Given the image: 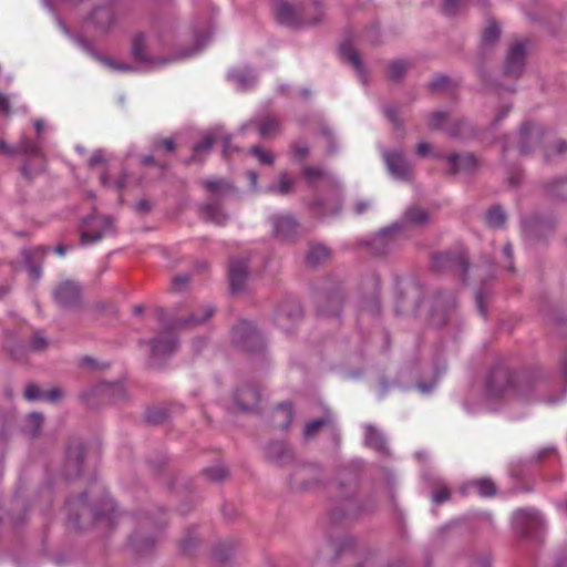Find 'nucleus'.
<instances>
[{
  "mask_svg": "<svg viewBox=\"0 0 567 567\" xmlns=\"http://www.w3.org/2000/svg\"><path fill=\"white\" fill-rule=\"evenodd\" d=\"M65 507L69 520L75 528H83L86 517L96 524L105 522L106 526L113 525L115 504L101 485L68 499Z\"/></svg>",
  "mask_w": 567,
  "mask_h": 567,
  "instance_id": "f257e3e1",
  "label": "nucleus"
},
{
  "mask_svg": "<svg viewBox=\"0 0 567 567\" xmlns=\"http://www.w3.org/2000/svg\"><path fill=\"white\" fill-rule=\"evenodd\" d=\"M161 47V40L155 37H147L144 33H137L132 39V55L141 64L148 69H155L165 65L174 58H159L155 53Z\"/></svg>",
  "mask_w": 567,
  "mask_h": 567,
  "instance_id": "f03ea898",
  "label": "nucleus"
},
{
  "mask_svg": "<svg viewBox=\"0 0 567 567\" xmlns=\"http://www.w3.org/2000/svg\"><path fill=\"white\" fill-rule=\"evenodd\" d=\"M432 267L439 272L455 271L460 275L462 280L478 279L482 277L481 275H468L470 266L463 247H455L434 254L432 257Z\"/></svg>",
  "mask_w": 567,
  "mask_h": 567,
  "instance_id": "7ed1b4c3",
  "label": "nucleus"
},
{
  "mask_svg": "<svg viewBox=\"0 0 567 567\" xmlns=\"http://www.w3.org/2000/svg\"><path fill=\"white\" fill-rule=\"evenodd\" d=\"M517 398V381L513 373L504 365L495 367L486 380L485 394L488 400H498L512 393Z\"/></svg>",
  "mask_w": 567,
  "mask_h": 567,
  "instance_id": "20e7f679",
  "label": "nucleus"
},
{
  "mask_svg": "<svg viewBox=\"0 0 567 567\" xmlns=\"http://www.w3.org/2000/svg\"><path fill=\"white\" fill-rule=\"evenodd\" d=\"M233 342L248 352H257L264 349V339L255 326L241 320L231 331Z\"/></svg>",
  "mask_w": 567,
  "mask_h": 567,
  "instance_id": "39448f33",
  "label": "nucleus"
},
{
  "mask_svg": "<svg viewBox=\"0 0 567 567\" xmlns=\"http://www.w3.org/2000/svg\"><path fill=\"white\" fill-rule=\"evenodd\" d=\"M113 231V219L109 216L93 214L87 217L81 231V244L92 245Z\"/></svg>",
  "mask_w": 567,
  "mask_h": 567,
  "instance_id": "423d86ee",
  "label": "nucleus"
},
{
  "mask_svg": "<svg viewBox=\"0 0 567 567\" xmlns=\"http://www.w3.org/2000/svg\"><path fill=\"white\" fill-rule=\"evenodd\" d=\"M431 130L443 128L447 135L455 138H465L472 135V130L467 122L460 118H451L445 112H433L429 120Z\"/></svg>",
  "mask_w": 567,
  "mask_h": 567,
  "instance_id": "0eeeda50",
  "label": "nucleus"
},
{
  "mask_svg": "<svg viewBox=\"0 0 567 567\" xmlns=\"http://www.w3.org/2000/svg\"><path fill=\"white\" fill-rule=\"evenodd\" d=\"M151 360L153 364L161 365L162 361L172 355L177 349V339L172 329L162 331L151 340Z\"/></svg>",
  "mask_w": 567,
  "mask_h": 567,
  "instance_id": "6e6552de",
  "label": "nucleus"
},
{
  "mask_svg": "<svg viewBox=\"0 0 567 567\" xmlns=\"http://www.w3.org/2000/svg\"><path fill=\"white\" fill-rule=\"evenodd\" d=\"M50 344L49 339L43 334L42 331H35L30 338L25 346L14 344L8 340L6 342V349L10 355L16 360L24 359L29 353H40L48 349Z\"/></svg>",
  "mask_w": 567,
  "mask_h": 567,
  "instance_id": "1a4fd4ad",
  "label": "nucleus"
},
{
  "mask_svg": "<svg viewBox=\"0 0 567 567\" xmlns=\"http://www.w3.org/2000/svg\"><path fill=\"white\" fill-rule=\"evenodd\" d=\"M320 468L316 465H298L289 477V485L295 491H308L320 480Z\"/></svg>",
  "mask_w": 567,
  "mask_h": 567,
  "instance_id": "9d476101",
  "label": "nucleus"
},
{
  "mask_svg": "<svg viewBox=\"0 0 567 567\" xmlns=\"http://www.w3.org/2000/svg\"><path fill=\"white\" fill-rule=\"evenodd\" d=\"M543 524L542 515L536 509H517L513 515L514 527L526 536L536 534Z\"/></svg>",
  "mask_w": 567,
  "mask_h": 567,
  "instance_id": "9b49d317",
  "label": "nucleus"
},
{
  "mask_svg": "<svg viewBox=\"0 0 567 567\" xmlns=\"http://www.w3.org/2000/svg\"><path fill=\"white\" fill-rule=\"evenodd\" d=\"M544 132L539 125L525 123L522 125L517 136L515 137V146L519 154H529L540 142Z\"/></svg>",
  "mask_w": 567,
  "mask_h": 567,
  "instance_id": "f8f14e48",
  "label": "nucleus"
},
{
  "mask_svg": "<svg viewBox=\"0 0 567 567\" xmlns=\"http://www.w3.org/2000/svg\"><path fill=\"white\" fill-rule=\"evenodd\" d=\"M405 226L394 224L380 230L373 238V246L380 252L392 249L400 240L405 239Z\"/></svg>",
  "mask_w": 567,
  "mask_h": 567,
  "instance_id": "ddd939ff",
  "label": "nucleus"
},
{
  "mask_svg": "<svg viewBox=\"0 0 567 567\" xmlns=\"http://www.w3.org/2000/svg\"><path fill=\"white\" fill-rule=\"evenodd\" d=\"M250 128L257 130L261 138H274L281 133L280 122L272 115H262L250 120L248 123L243 125L241 132Z\"/></svg>",
  "mask_w": 567,
  "mask_h": 567,
  "instance_id": "4468645a",
  "label": "nucleus"
},
{
  "mask_svg": "<svg viewBox=\"0 0 567 567\" xmlns=\"http://www.w3.org/2000/svg\"><path fill=\"white\" fill-rule=\"evenodd\" d=\"M386 167L392 176L398 179H409L412 175L413 167L400 151L384 153Z\"/></svg>",
  "mask_w": 567,
  "mask_h": 567,
  "instance_id": "2eb2a0df",
  "label": "nucleus"
},
{
  "mask_svg": "<svg viewBox=\"0 0 567 567\" xmlns=\"http://www.w3.org/2000/svg\"><path fill=\"white\" fill-rule=\"evenodd\" d=\"M303 311L298 301L289 299L282 302L276 311V322L284 329L288 330V323L295 324L302 319Z\"/></svg>",
  "mask_w": 567,
  "mask_h": 567,
  "instance_id": "dca6fc26",
  "label": "nucleus"
},
{
  "mask_svg": "<svg viewBox=\"0 0 567 567\" xmlns=\"http://www.w3.org/2000/svg\"><path fill=\"white\" fill-rule=\"evenodd\" d=\"M449 174H472L478 168L477 158L471 153H454L446 157Z\"/></svg>",
  "mask_w": 567,
  "mask_h": 567,
  "instance_id": "f3484780",
  "label": "nucleus"
},
{
  "mask_svg": "<svg viewBox=\"0 0 567 567\" xmlns=\"http://www.w3.org/2000/svg\"><path fill=\"white\" fill-rule=\"evenodd\" d=\"M525 54L526 48L523 42L518 41L511 47L506 55L504 66L506 75L517 78L522 74L524 70Z\"/></svg>",
  "mask_w": 567,
  "mask_h": 567,
  "instance_id": "a211bd4d",
  "label": "nucleus"
},
{
  "mask_svg": "<svg viewBox=\"0 0 567 567\" xmlns=\"http://www.w3.org/2000/svg\"><path fill=\"white\" fill-rule=\"evenodd\" d=\"M259 392L251 384L240 385L234 395L236 406L240 411H252L259 402Z\"/></svg>",
  "mask_w": 567,
  "mask_h": 567,
  "instance_id": "6ab92c4d",
  "label": "nucleus"
},
{
  "mask_svg": "<svg viewBox=\"0 0 567 567\" xmlns=\"http://www.w3.org/2000/svg\"><path fill=\"white\" fill-rule=\"evenodd\" d=\"M265 453L268 461L280 466L287 465L293 460L292 450L285 442L269 443Z\"/></svg>",
  "mask_w": 567,
  "mask_h": 567,
  "instance_id": "aec40b11",
  "label": "nucleus"
},
{
  "mask_svg": "<svg viewBox=\"0 0 567 567\" xmlns=\"http://www.w3.org/2000/svg\"><path fill=\"white\" fill-rule=\"evenodd\" d=\"M94 393L112 403H117L125 399L126 390L123 382H101L95 385Z\"/></svg>",
  "mask_w": 567,
  "mask_h": 567,
  "instance_id": "412c9836",
  "label": "nucleus"
},
{
  "mask_svg": "<svg viewBox=\"0 0 567 567\" xmlns=\"http://www.w3.org/2000/svg\"><path fill=\"white\" fill-rule=\"evenodd\" d=\"M53 296L55 301L63 308H71L79 305L81 296L79 286H58Z\"/></svg>",
  "mask_w": 567,
  "mask_h": 567,
  "instance_id": "4be33fe9",
  "label": "nucleus"
},
{
  "mask_svg": "<svg viewBox=\"0 0 567 567\" xmlns=\"http://www.w3.org/2000/svg\"><path fill=\"white\" fill-rule=\"evenodd\" d=\"M331 256L332 250L330 247L322 243H311L306 255V262L311 267H316L329 261Z\"/></svg>",
  "mask_w": 567,
  "mask_h": 567,
  "instance_id": "5701e85b",
  "label": "nucleus"
},
{
  "mask_svg": "<svg viewBox=\"0 0 567 567\" xmlns=\"http://www.w3.org/2000/svg\"><path fill=\"white\" fill-rule=\"evenodd\" d=\"M274 234L281 239H290L297 233V224L293 218L276 216L271 218Z\"/></svg>",
  "mask_w": 567,
  "mask_h": 567,
  "instance_id": "b1692460",
  "label": "nucleus"
},
{
  "mask_svg": "<svg viewBox=\"0 0 567 567\" xmlns=\"http://www.w3.org/2000/svg\"><path fill=\"white\" fill-rule=\"evenodd\" d=\"M339 54L341 59L350 63L358 73V76L362 82H365L363 63L351 43L344 42L339 48Z\"/></svg>",
  "mask_w": 567,
  "mask_h": 567,
  "instance_id": "393cba45",
  "label": "nucleus"
},
{
  "mask_svg": "<svg viewBox=\"0 0 567 567\" xmlns=\"http://www.w3.org/2000/svg\"><path fill=\"white\" fill-rule=\"evenodd\" d=\"M43 248H34L32 250H24L22 252L23 255V261L25 269L29 274V279L32 281H37L41 278V267L38 262H35L33 259H40L44 255Z\"/></svg>",
  "mask_w": 567,
  "mask_h": 567,
  "instance_id": "a878e982",
  "label": "nucleus"
},
{
  "mask_svg": "<svg viewBox=\"0 0 567 567\" xmlns=\"http://www.w3.org/2000/svg\"><path fill=\"white\" fill-rule=\"evenodd\" d=\"M364 443L367 446L378 452H389L385 436L381 431L371 424H367L364 427Z\"/></svg>",
  "mask_w": 567,
  "mask_h": 567,
  "instance_id": "bb28decb",
  "label": "nucleus"
},
{
  "mask_svg": "<svg viewBox=\"0 0 567 567\" xmlns=\"http://www.w3.org/2000/svg\"><path fill=\"white\" fill-rule=\"evenodd\" d=\"M292 406L289 403L278 405L272 413L274 425L279 430H287L292 422Z\"/></svg>",
  "mask_w": 567,
  "mask_h": 567,
  "instance_id": "cd10ccee",
  "label": "nucleus"
},
{
  "mask_svg": "<svg viewBox=\"0 0 567 567\" xmlns=\"http://www.w3.org/2000/svg\"><path fill=\"white\" fill-rule=\"evenodd\" d=\"M157 536H144L141 530L135 532L131 537V544L137 554H146L157 542Z\"/></svg>",
  "mask_w": 567,
  "mask_h": 567,
  "instance_id": "c85d7f7f",
  "label": "nucleus"
},
{
  "mask_svg": "<svg viewBox=\"0 0 567 567\" xmlns=\"http://www.w3.org/2000/svg\"><path fill=\"white\" fill-rule=\"evenodd\" d=\"M229 78L236 82L238 89L240 90H247L251 87L256 82L255 73L248 68L231 71L229 73Z\"/></svg>",
  "mask_w": 567,
  "mask_h": 567,
  "instance_id": "c756f323",
  "label": "nucleus"
},
{
  "mask_svg": "<svg viewBox=\"0 0 567 567\" xmlns=\"http://www.w3.org/2000/svg\"><path fill=\"white\" fill-rule=\"evenodd\" d=\"M234 551V546L229 543L217 544L213 548V560L216 567H226Z\"/></svg>",
  "mask_w": 567,
  "mask_h": 567,
  "instance_id": "7c9ffc66",
  "label": "nucleus"
},
{
  "mask_svg": "<svg viewBox=\"0 0 567 567\" xmlns=\"http://www.w3.org/2000/svg\"><path fill=\"white\" fill-rule=\"evenodd\" d=\"M91 19L100 29L106 30L113 24L114 14L110 7H101L92 12Z\"/></svg>",
  "mask_w": 567,
  "mask_h": 567,
  "instance_id": "2f4dec72",
  "label": "nucleus"
},
{
  "mask_svg": "<svg viewBox=\"0 0 567 567\" xmlns=\"http://www.w3.org/2000/svg\"><path fill=\"white\" fill-rule=\"evenodd\" d=\"M202 214L206 220L213 221L218 225H223L227 215L221 210V208L216 203H207L202 206Z\"/></svg>",
  "mask_w": 567,
  "mask_h": 567,
  "instance_id": "473e14b6",
  "label": "nucleus"
},
{
  "mask_svg": "<svg viewBox=\"0 0 567 567\" xmlns=\"http://www.w3.org/2000/svg\"><path fill=\"white\" fill-rule=\"evenodd\" d=\"M202 214L206 220L213 221L218 225H223L227 215L221 210V208L216 203H207L202 206Z\"/></svg>",
  "mask_w": 567,
  "mask_h": 567,
  "instance_id": "72a5a7b5",
  "label": "nucleus"
},
{
  "mask_svg": "<svg viewBox=\"0 0 567 567\" xmlns=\"http://www.w3.org/2000/svg\"><path fill=\"white\" fill-rule=\"evenodd\" d=\"M219 135H206L204 140L196 144L193 148V156L187 161V164L196 161H200L205 155L208 154L213 144L219 138Z\"/></svg>",
  "mask_w": 567,
  "mask_h": 567,
  "instance_id": "f704fd0d",
  "label": "nucleus"
},
{
  "mask_svg": "<svg viewBox=\"0 0 567 567\" xmlns=\"http://www.w3.org/2000/svg\"><path fill=\"white\" fill-rule=\"evenodd\" d=\"M215 312V308L206 305L200 308L196 313H193L187 320L178 321V326H199L206 322Z\"/></svg>",
  "mask_w": 567,
  "mask_h": 567,
  "instance_id": "c9c22d12",
  "label": "nucleus"
},
{
  "mask_svg": "<svg viewBox=\"0 0 567 567\" xmlns=\"http://www.w3.org/2000/svg\"><path fill=\"white\" fill-rule=\"evenodd\" d=\"M404 223L414 226H423L429 221V214L420 207H410L404 213Z\"/></svg>",
  "mask_w": 567,
  "mask_h": 567,
  "instance_id": "e433bc0d",
  "label": "nucleus"
},
{
  "mask_svg": "<svg viewBox=\"0 0 567 567\" xmlns=\"http://www.w3.org/2000/svg\"><path fill=\"white\" fill-rule=\"evenodd\" d=\"M471 488H474L477 494L482 497H491L496 493V486L494 482L489 478H478L468 483L467 485Z\"/></svg>",
  "mask_w": 567,
  "mask_h": 567,
  "instance_id": "4c0bfd02",
  "label": "nucleus"
},
{
  "mask_svg": "<svg viewBox=\"0 0 567 567\" xmlns=\"http://www.w3.org/2000/svg\"><path fill=\"white\" fill-rule=\"evenodd\" d=\"M83 457H84V447H83L82 442H80V441L72 442L69 445L68 451H66L68 465L69 466L73 465L75 467H80V465L83 462Z\"/></svg>",
  "mask_w": 567,
  "mask_h": 567,
  "instance_id": "58836bf2",
  "label": "nucleus"
},
{
  "mask_svg": "<svg viewBox=\"0 0 567 567\" xmlns=\"http://www.w3.org/2000/svg\"><path fill=\"white\" fill-rule=\"evenodd\" d=\"M247 279V265L244 261H233L229 266V284H243Z\"/></svg>",
  "mask_w": 567,
  "mask_h": 567,
  "instance_id": "ea45409f",
  "label": "nucleus"
},
{
  "mask_svg": "<svg viewBox=\"0 0 567 567\" xmlns=\"http://www.w3.org/2000/svg\"><path fill=\"white\" fill-rule=\"evenodd\" d=\"M485 221L493 228H501L505 225L506 215L499 206H493L486 212Z\"/></svg>",
  "mask_w": 567,
  "mask_h": 567,
  "instance_id": "a19ab883",
  "label": "nucleus"
},
{
  "mask_svg": "<svg viewBox=\"0 0 567 567\" xmlns=\"http://www.w3.org/2000/svg\"><path fill=\"white\" fill-rule=\"evenodd\" d=\"M293 188V179L288 174H281L276 185L269 187V192L279 195H287Z\"/></svg>",
  "mask_w": 567,
  "mask_h": 567,
  "instance_id": "79ce46f5",
  "label": "nucleus"
},
{
  "mask_svg": "<svg viewBox=\"0 0 567 567\" xmlns=\"http://www.w3.org/2000/svg\"><path fill=\"white\" fill-rule=\"evenodd\" d=\"M302 174H303L305 178L311 184H313L320 179H328V181L334 183V179L332 178V176H330L326 171H323L320 167L305 166Z\"/></svg>",
  "mask_w": 567,
  "mask_h": 567,
  "instance_id": "37998d69",
  "label": "nucleus"
},
{
  "mask_svg": "<svg viewBox=\"0 0 567 567\" xmlns=\"http://www.w3.org/2000/svg\"><path fill=\"white\" fill-rule=\"evenodd\" d=\"M277 19L285 24H290L295 21L296 16L292 7L288 2H279L276 8Z\"/></svg>",
  "mask_w": 567,
  "mask_h": 567,
  "instance_id": "c03bdc74",
  "label": "nucleus"
},
{
  "mask_svg": "<svg viewBox=\"0 0 567 567\" xmlns=\"http://www.w3.org/2000/svg\"><path fill=\"white\" fill-rule=\"evenodd\" d=\"M409 64L405 61L396 60L389 64L388 76L390 80L399 81L408 72Z\"/></svg>",
  "mask_w": 567,
  "mask_h": 567,
  "instance_id": "a18cd8bd",
  "label": "nucleus"
},
{
  "mask_svg": "<svg viewBox=\"0 0 567 567\" xmlns=\"http://www.w3.org/2000/svg\"><path fill=\"white\" fill-rule=\"evenodd\" d=\"M18 154H25L32 156H41V148L38 143L28 140L27 137H22L20 144L16 147Z\"/></svg>",
  "mask_w": 567,
  "mask_h": 567,
  "instance_id": "49530a36",
  "label": "nucleus"
},
{
  "mask_svg": "<svg viewBox=\"0 0 567 567\" xmlns=\"http://www.w3.org/2000/svg\"><path fill=\"white\" fill-rule=\"evenodd\" d=\"M332 422V417L330 415H326L323 417H320V419H316V420H312L310 421L309 423L306 424L305 426V430H303V433H305V436L307 437H312L315 436L318 431L326 424H329Z\"/></svg>",
  "mask_w": 567,
  "mask_h": 567,
  "instance_id": "de8ad7c7",
  "label": "nucleus"
},
{
  "mask_svg": "<svg viewBox=\"0 0 567 567\" xmlns=\"http://www.w3.org/2000/svg\"><path fill=\"white\" fill-rule=\"evenodd\" d=\"M204 185L213 194H224L233 190V186L224 179H208L204 182Z\"/></svg>",
  "mask_w": 567,
  "mask_h": 567,
  "instance_id": "09e8293b",
  "label": "nucleus"
},
{
  "mask_svg": "<svg viewBox=\"0 0 567 567\" xmlns=\"http://www.w3.org/2000/svg\"><path fill=\"white\" fill-rule=\"evenodd\" d=\"M499 27L496 23H489L482 35V42L484 47L493 45L499 38Z\"/></svg>",
  "mask_w": 567,
  "mask_h": 567,
  "instance_id": "8fccbe9b",
  "label": "nucleus"
},
{
  "mask_svg": "<svg viewBox=\"0 0 567 567\" xmlns=\"http://www.w3.org/2000/svg\"><path fill=\"white\" fill-rule=\"evenodd\" d=\"M434 491L432 492L431 494V499L435 503V504H442L444 502H446L450 496H451V492L449 489V487L442 483V482H436L434 484Z\"/></svg>",
  "mask_w": 567,
  "mask_h": 567,
  "instance_id": "3c124183",
  "label": "nucleus"
},
{
  "mask_svg": "<svg viewBox=\"0 0 567 567\" xmlns=\"http://www.w3.org/2000/svg\"><path fill=\"white\" fill-rule=\"evenodd\" d=\"M249 153L252 154L261 164L271 165L275 162L274 155L259 146H251Z\"/></svg>",
  "mask_w": 567,
  "mask_h": 567,
  "instance_id": "603ef678",
  "label": "nucleus"
},
{
  "mask_svg": "<svg viewBox=\"0 0 567 567\" xmlns=\"http://www.w3.org/2000/svg\"><path fill=\"white\" fill-rule=\"evenodd\" d=\"M327 301L330 305L331 309H324L320 307L318 311L322 316H338L341 309V299L338 296H330L327 298Z\"/></svg>",
  "mask_w": 567,
  "mask_h": 567,
  "instance_id": "864d4df0",
  "label": "nucleus"
},
{
  "mask_svg": "<svg viewBox=\"0 0 567 567\" xmlns=\"http://www.w3.org/2000/svg\"><path fill=\"white\" fill-rule=\"evenodd\" d=\"M154 151L157 153H173L175 151V143L173 138H158L154 141Z\"/></svg>",
  "mask_w": 567,
  "mask_h": 567,
  "instance_id": "5fc2aeb1",
  "label": "nucleus"
},
{
  "mask_svg": "<svg viewBox=\"0 0 567 567\" xmlns=\"http://www.w3.org/2000/svg\"><path fill=\"white\" fill-rule=\"evenodd\" d=\"M204 474L212 481H221L227 476V471L223 465H215L205 468Z\"/></svg>",
  "mask_w": 567,
  "mask_h": 567,
  "instance_id": "6e6d98bb",
  "label": "nucleus"
},
{
  "mask_svg": "<svg viewBox=\"0 0 567 567\" xmlns=\"http://www.w3.org/2000/svg\"><path fill=\"white\" fill-rule=\"evenodd\" d=\"M487 292L484 286H481L475 292L476 307L480 313L485 318L486 309L484 307V299L486 298Z\"/></svg>",
  "mask_w": 567,
  "mask_h": 567,
  "instance_id": "4d7b16f0",
  "label": "nucleus"
},
{
  "mask_svg": "<svg viewBox=\"0 0 567 567\" xmlns=\"http://www.w3.org/2000/svg\"><path fill=\"white\" fill-rule=\"evenodd\" d=\"M42 391L37 384H28L24 391V398L29 401H34L43 398Z\"/></svg>",
  "mask_w": 567,
  "mask_h": 567,
  "instance_id": "13d9d810",
  "label": "nucleus"
},
{
  "mask_svg": "<svg viewBox=\"0 0 567 567\" xmlns=\"http://www.w3.org/2000/svg\"><path fill=\"white\" fill-rule=\"evenodd\" d=\"M336 546H337V549H338L336 559H338V558H340L342 556L352 555V549H353V542L352 540L344 539V540H342L341 543H339Z\"/></svg>",
  "mask_w": 567,
  "mask_h": 567,
  "instance_id": "bf43d9fd",
  "label": "nucleus"
},
{
  "mask_svg": "<svg viewBox=\"0 0 567 567\" xmlns=\"http://www.w3.org/2000/svg\"><path fill=\"white\" fill-rule=\"evenodd\" d=\"M466 0H444L443 11L445 14L452 16L457 9L465 3Z\"/></svg>",
  "mask_w": 567,
  "mask_h": 567,
  "instance_id": "052dcab7",
  "label": "nucleus"
},
{
  "mask_svg": "<svg viewBox=\"0 0 567 567\" xmlns=\"http://www.w3.org/2000/svg\"><path fill=\"white\" fill-rule=\"evenodd\" d=\"M105 162V154L102 150H96L93 152L92 156L89 161V166L91 168L96 167L99 164H102Z\"/></svg>",
  "mask_w": 567,
  "mask_h": 567,
  "instance_id": "680f3d73",
  "label": "nucleus"
},
{
  "mask_svg": "<svg viewBox=\"0 0 567 567\" xmlns=\"http://www.w3.org/2000/svg\"><path fill=\"white\" fill-rule=\"evenodd\" d=\"M42 420H43V416L40 413L34 412L29 415V422L33 426V431H32L33 436L38 435Z\"/></svg>",
  "mask_w": 567,
  "mask_h": 567,
  "instance_id": "e2e57ef3",
  "label": "nucleus"
},
{
  "mask_svg": "<svg viewBox=\"0 0 567 567\" xmlns=\"http://www.w3.org/2000/svg\"><path fill=\"white\" fill-rule=\"evenodd\" d=\"M556 453V447L555 446H546V447H543L540 449L534 456H533V461L534 462H539L542 461L543 458H545L547 455L549 454H555Z\"/></svg>",
  "mask_w": 567,
  "mask_h": 567,
  "instance_id": "0e129e2a",
  "label": "nucleus"
},
{
  "mask_svg": "<svg viewBox=\"0 0 567 567\" xmlns=\"http://www.w3.org/2000/svg\"><path fill=\"white\" fill-rule=\"evenodd\" d=\"M449 83V78L445 75H437L431 83L430 87L434 91L445 87Z\"/></svg>",
  "mask_w": 567,
  "mask_h": 567,
  "instance_id": "69168bd1",
  "label": "nucleus"
},
{
  "mask_svg": "<svg viewBox=\"0 0 567 567\" xmlns=\"http://www.w3.org/2000/svg\"><path fill=\"white\" fill-rule=\"evenodd\" d=\"M63 396V392L58 389V388H54V389H51L50 391L45 392L43 394V398L49 401V402H56L59 401L61 398Z\"/></svg>",
  "mask_w": 567,
  "mask_h": 567,
  "instance_id": "338daca9",
  "label": "nucleus"
},
{
  "mask_svg": "<svg viewBox=\"0 0 567 567\" xmlns=\"http://www.w3.org/2000/svg\"><path fill=\"white\" fill-rule=\"evenodd\" d=\"M371 207V202L368 199H360L355 203L353 209L357 215H362Z\"/></svg>",
  "mask_w": 567,
  "mask_h": 567,
  "instance_id": "774afa93",
  "label": "nucleus"
}]
</instances>
